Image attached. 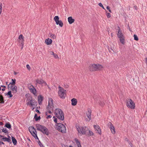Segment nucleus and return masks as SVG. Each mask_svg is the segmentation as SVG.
Wrapping results in <instances>:
<instances>
[{
  "label": "nucleus",
  "mask_w": 147,
  "mask_h": 147,
  "mask_svg": "<svg viewBox=\"0 0 147 147\" xmlns=\"http://www.w3.org/2000/svg\"><path fill=\"white\" fill-rule=\"evenodd\" d=\"M36 127L37 130L40 131L44 134L46 135L49 137L50 133L48 129L46 127L39 124H36Z\"/></svg>",
  "instance_id": "1"
},
{
  "label": "nucleus",
  "mask_w": 147,
  "mask_h": 147,
  "mask_svg": "<svg viewBox=\"0 0 147 147\" xmlns=\"http://www.w3.org/2000/svg\"><path fill=\"white\" fill-rule=\"evenodd\" d=\"M103 68L102 65L98 64H90L89 68L90 71H93L100 70Z\"/></svg>",
  "instance_id": "2"
},
{
  "label": "nucleus",
  "mask_w": 147,
  "mask_h": 147,
  "mask_svg": "<svg viewBox=\"0 0 147 147\" xmlns=\"http://www.w3.org/2000/svg\"><path fill=\"white\" fill-rule=\"evenodd\" d=\"M55 114L59 120L63 121L64 119V114L62 110L59 109H57L55 110Z\"/></svg>",
  "instance_id": "3"
},
{
  "label": "nucleus",
  "mask_w": 147,
  "mask_h": 147,
  "mask_svg": "<svg viewBox=\"0 0 147 147\" xmlns=\"http://www.w3.org/2000/svg\"><path fill=\"white\" fill-rule=\"evenodd\" d=\"M59 90L58 91V94L60 97L63 99L65 98L66 95L65 92L66 90L60 86H59Z\"/></svg>",
  "instance_id": "4"
},
{
  "label": "nucleus",
  "mask_w": 147,
  "mask_h": 147,
  "mask_svg": "<svg viewBox=\"0 0 147 147\" xmlns=\"http://www.w3.org/2000/svg\"><path fill=\"white\" fill-rule=\"evenodd\" d=\"M88 128L86 126L78 128V133L80 134L85 135H86Z\"/></svg>",
  "instance_id": "5"
},
{
  "label": "nucleus",
  "mask_w": 147,
  "mask_h": 147,
  "mask_svg": "<svg viewBox=\"0 0 147 147\" xmlns=\"http://www.w3.org/2000/svg\"><path fill=\"white\" fill-rule=\"evenodd\" d=\"M127 106L129 108L134 109L135 108V104L134 102L131 99H129L127 103Z\"/></svg>",
  "instance_id": "6"
},
{
  "label": "nucleus",
  "mask_w": 147,
  "mask_h": 147,
  "mask_svg": "<svg viewBox=\"0 0 147 147\" xmlns=\"http://www.w3.org/2000/svg\"><path fill=\"white\" fill-rule=\"evenodd\" d=\"M29 129L30 133L34 138H38L36 131L34 127H29Z\"/></svg>",
  "instance_id": "7"
},
{
  "label": "nucleus",
  "mask_w": 147,
  "mask_h": 147,
  "mask_svg": "<svg viewBox=\"0 0 147 147\" xmlns=\"http://www.w3.org/2000/svg\"><path fill=\"white\" fill-rule=\"evenodd\" d=\"M59 17L58 16H56L54 18V21L56 22V24L57 25H59L61 27H63V23L62 21L59 20Z\"/></svg>",
  "instance_id": "8"
},
{
  "label": "nucleus",
  "mask_w": 147,
  "mask_h": 147,
  "mask_svg": "<svg viewBox=\"0 0 147 147\" xmlns=\"http://www.w3.org/2000/svg\"><path fill=\"white\" fill-rule=\"evenodd\" d=\"M91 113L92 111L91 109L90 108H88V111L86 112V114L87 117L88 118V119L86 118V120L87 121H89L91 119Z\"/></svg>",
  "instance_id": "9"
},
{
  "label": "nucleus",
  "mask_w": 147,
  "mask_h": 147,
  "mask_svg": "<svg viewBox=\"0 0 147 147\" xmlns=\"http://www.w3.org/2000/svg\"><path fill=\"white\" fill-rule=\"evenodd\" d=\"M93 127L96 132L98 133V134H100L101 133V130L99 126L98 125H94Z\"/></svg>",
  "instance_id": "10"
},
{
  "label": "nucleus",
  "mask_w": 147,
  "mask_h": 147,
  "mask_svg": "<svg viewBox=\"0 0 147 147\" xmlns=\"http://www.w3.org/2000/svg\"><path fill=\"white\" fill-rule=\"evenodd\" d=\"M36 83L42 85L44 84L45 86L47 85L46 82L43 80L42 79L41 80H39L38 79H37L36 80Z\"/></svg>",
  "instance_id": "11"
},
{
  "label": "nucleus",
  "mask_w": 147,
  "mask_h": 147,
  "mask_svg": "<svg viewBox=\"0 0 147 147\" xmlns=\"http://www.w3.org/2000/svg\"><path fill=\"white\" fill-rule=\"evenodd\" d=\"M59 125H61V127L60 129V130L58 131L62 133H65L66 131V127L63 124H59Z\"/></svg>",
  "instance_id": "12"
},
{
  "label": "nucleus",
  "mask_w": 147,
  "mask_h": 147,
  "mask_svg": "<svg viewBox=\"0 0 147 147\" xmlns=\"http://www.w3.org/2000/svg\"><path fill=\"white\" fill-rule=\"evenodd\" d=\"M29 88L31 92L35 95L36 93V90L34 87L32 85L29 86Z\"/></svg>",
  "instance_id": "13"
},
{
  "label": "nucleus",
  "mask_w": 147,
  "mask_h": 147,
  "mask_svg": "<svg viewBox=\"0 0 147 147\" xmlns=\"http://www.w3.org/2000/svg\"><path fill=\"white\" fill-rule=\"evenodd\" d=\"M108 126H110V128L112 134H114L115 133V128L113 126V124L111 122H109L108 124Z\"/></svg>",
  "instance_id": "14"
},
{
  "label": "nucleus",
  "mask_w": 147,
  "mask_h": 147,
  "mask_svg": "<svg viewBox=\"0 0 147 147\" xmlns=\"http://www.w3.org/2000/svg\"><path fill=\"white\" fill-rule=\"evenodd\" d=\"M24 38L23 35H22V34H20L19 35L18 38L19 39H20V42L21 43V44L22 45V48L23 47V46L24 45Z\"/></svg>",
  "instance_id": "15"
},
{
  "label": "nucleus",
  "mask_w": 147,
  "mask_h": 147,
  "mask_svg": "<svg viewBox=\"0 0 147 147\" xmlns=\"http://www.w3.org/2000/svg\"><path fill=\"white\" fill-rule=\"evenodd\" d=\"M49 102H51V104H50L49 107H50L51 110H52L53 109L54 107L53 105V100L51 98H49Z\"/></svg>",
  "instance_id": "16"
},
{
  "label": "nucleus",
  "mask_w": 147,
  "mask_h": 147,
  "mask_svg": "<svg viewBox=\"0 0 147 147\" xmlns=\"http://www.w3.org/2000/svg\"><path fill=\"white\" fill-rule=\"evenodd\" d=\"M68 21L69 23V24H72L74 22L75 20L74 19H73L72 17H69L68 18Z\"/></svg>",
  "instance_id": "17"
},
{
  "label": "nucleus",
  "mask_w": 147,
  "mask_h": 147,
  "mask_svg": "<svg viewBox=\"0 0 147 147\" xmlns=\"http://www.w3.org/2000/svg\"><path fill=\"white\" fill-rule=\"evenodd\" d=\"M71 105L73 106H75L76 105L77 103V101L76 99L73 98L71 100Z\"/></svg>",
  "instance_id": "18"
},
{
  "label": "nucleus",
  "mask_w": 147,
  "mask_h": 147,
  "mask_svg": "<svg viewBox=\"0 0 147 147\" xmlns=\"http://www.w3.org/2000/svg\"><path fill=\"white\" fill-rule=\"evenodd\" d=\"M52 42V40L49 38L46 39L45 40V42L46 43L47 45H49L51 44Z\"/></svg>",
  "instance_id": "19"
},
{
  "label": "nucleus",
  "mask_w": 147,
  "mask_h": 147,
  "mask_svg": "<svg viewBox=\"0 0 147 147\" xmlns=\"http://www.w3.org/2000/svg\"><path fill=\"white\" fill-rule=\"evenodd\" d=\"M94 135V134L93 133L92 131L88 129L86 135L89 136H93Z\"/></svg>",
  "instance_id": "20"
},
{
  "label": "nucleus",
  "mask_w": 147,
  "mask_h": 147,
  "mask_svg": "<svg viewBox=\"0 0 147 147\" xmlns=\"http://www.w3.org/2000/svg\"><path fill=\"white\" fill-rule=\"evenodd\" d=\"M13 86L11 90L13 91V93H16L17 92V87L16 86L14 85Z\"/></svg>",
  "instance_id": "21"
},
{
  "label": "nucleus",
  "mask_w": 147,
  "mask_h": 147,
  "mask_svg": "<svg viewBox=\"0 0 147 147\" xmlns=\"http://www.w3.org/2000/svg\"><path fill=\"white\" fill-rule=\"evenodd\" d=\"M34 118L35 119V121H37L38 120H40V119L41 118L40 116L38 117L37 114L36 113H35Z\"/></svg>",
  "instance_id": "22"
},
{
  "label": "nucleus",
  "mask_w": 147,
  "mask_h": 147,
  "mask_svg": "<svg viewBox=\"0 0 147 147\" xmlns=\"http://www.w3.org/2000/svg\"><path fill=\"white\" fill-rule=\"evenodd\" d=\"M62 124V123H56L55 125V127L57 128V130H60V129L61 127V125H59L60 126L58 127L59 124Z\"/></svg>",
  "instance_id": "23"
},
{
  "label": "nucleus",
  "mask_w": 147,
  "mask_h": 147,
  "mask_svg": "<svg viewBox=\"0 0 147 147\" xmlns=\"http://www.w3.org/2000/svg\"><path fill=\"white\" fill-rule=\"evenodd\" d=\"M4 98L3 96L1 94H0V103H4Z\"/></svg>",
  "instance_id": "24"
},
{
  "label": "nucleus",
  "mask_w": 147,
  "mask_h": 147,
  "mask_svg": "<svg viewBox=\"0 0 147 147\" xmlns=\"http://www.w3.org/2000/svg\"><path fill=\"white\" fill-rule=\"evenodd\" d=\"M38 101L42 102L43 99V97L41 95H40L38 96Z\"/></svg>",
  "instance_id": "25"
},
{
  "label": "nucleus",
  "mask_w": 147,
  "mask_h": 147,
  "mask_svg": "<svg viewBox=\"0 0 147 147\" xmlns=\"http://www.w3.org/2000/svg\"><path fill=\"white\" fill-rule=\"evenodd\" d=\"M5 127L9 129L11 128V125L9 122L5 123Z\"/></svg>",
  "instance_id": "26"
},
{
  "label": "nucleus",
  "mask_w": 147,
  "mask_h": 147,
  "mask_svg": "<svg viewBox=\"0 0 147 147\" xmlns=\"http://www.w3.org/2000/svg\"><path fill=\"white\" fill-rule=\"evenodd\" d=\"M1 140L3 141H7L10 142L11 141L10 138H2Z\"/></svg>",
  "instance_id": "27"
},
{
  "label": "nucleus",
  "mask_w": 147,
  "mask_h": 147,
  "mask_svg": "<svg viewBox=\"0 0 147 147\" xmlns=\"http://www.w3.org/2000/svg\"><path fill=\"white\" fill-rule=\"evenodd\" d=\"M75 141L76 144L77 145L78 147H81L80 143L78 140L76 139Z\"/></svg>",
  "instance_id": "28"
},
{
  "label": "nucleus",
  "mask_w": 147,
  "mask_h": 147,
  "mask_svg": "<svg viewBox=\"0 0 147 147\" xmlns=\"http://www.w3.org/2000/svg\"><path fill=\"white\" fill-rule=\"evenodd\" d=\"M11 91H9L7 92V96H9V98H11L13 96V95L11 94Z\"/></svg>",
  "instance_id": "29"
},
{
  "label": "nucleus",
  "mask_w": 147,
  "mask_h": 147,
  "mask_svg": "<svg viewBox=\"0 0 147 147\" xmlns=\"http://www.w3.org/2000/svg\"><path fill=\"white\" fill-rule=\"evenodd\" d=\"M51 55H53L54 57H55V58H58V55L54 53L53 52L51 51Z\"/></svg>",
  "instance_id": "30"
},
{
  "label": "nucleus",
  "mask_w": 147,
  "mask_h": 147,
  "mask_svg": "<svg viewBox=\"0 0 147 147\" xmlns=\"http://www.w3.org/2000/svg\"><path fill=\"white\" fill-rule=\"evenodd\" d=\"M50 37L52 38H53V39L55 38H56V36L54 34H52L51 33H50Z\"/></svg>",
  "instance_id": "31"
},
{
  "label": "nucleus",
  "mask_w": 147,
  "mask_h": 147,
  "mask_svg": "<svg viewBox=\"0 0 147 147\" xmlns=\"http://www.w3.org/2000/svg\"><path fill=\"white\" fill-rule=\"evenodd\" d=\"M33 102L32 103V106H34L35 105L36 106V105H37V101H36L35 99H33Z\"/></svg>",
  "instance_id": "32"
},
{
  "label": "nucleus",
  "mask_w": 147,
  "mask_h": 147,
  "mask_svg": "<svg viewBox=\"0 0 147 147\" xmlns=\"http://www.w3.org/2000/svg\"><path fill=\"white\" fill-rule=\"evenodd\" d=\"M120 42L122 44H123L124 45L125 44V39H124L123 38H120Z\"/></svg>",
  "instance_id": "33"
},
{
  "label": "nucleus",
  "mask_w": 147,
  "mask_h": 147,
  "mask_svg": "<svg viewBox=\"0 0 147 147\" xmlns=\"http://www.w3.org/2000/svg\"><path fill=\"white\" fill-rule=\"evenodd\" d=\"M12 142L13 144L14 145H16L17 144V141L15 139V138H12Z\"/></svg>",
  "instance_id": "34"
},
{
  "label": "nucleus",
  "mask_w": 147,
  "mask_h": 147,
  "mask_svg": "<svg viewBox=\"0 0 147 147\" xmlns=\"http://www.w3.org/2000/svg\"><path fill=\"white\" fill-rule=\"evenodd\" d=\"M2 131L4 132L5 133V134L8 133V131L7 130V129L6 128H3V129H2Z\"/></svg>",
  "instance_id": "35"
},
{
  "label": "nucleus",
  "mask_w": 147,
  "mask_h": 147,
  "mask_svg": "<svg viewBox=\"0 0 147 147\" xmlns=\"http://www.w3.org/2000/svg\"><path fill=\"white\" fill-rule=\"evenodd\" d=\"M134 40L138 41V38L137 36L135 34H134Z\"/></svg>",
  "instance_id": "36"
},
{
  "label": "nucleus",
  "mask_w": 147,
  "mask_h": 147,
  "mask_svg": "<svg viewBox=\"0 0 147 147\" xmlns=\"http://www.w3.org/2000/svg\"><path fill=\"white\" fill-rule=\"evenodd\" d=\"M117 36L118 37L120 38H123V35L122 33L120 34H117Z\"/></svg>",
  "instance_id": "37"
},
{
  "label": "nucleus",
  "mask_w": 147,
  "mask_h": 147,
  "mask_svg": "<svg viewBox=\"0 0 147 147\" xmlns=\"http://www.w3.org/2000/svg\"><path fill=\"white\" fill-rule=\"evenodd\" d=\"M50 104H51V102H48V106L47 107V109L48 110H51L50 107L49 106L50 105Z\"/></svg>",
  "instance_id": "38"
},
{
  "label": "nucleus",
  "mask_w": 147,
  "mask_h": 147,
  "mask_svg": "<svg viewBox=\"0 0 147 147\" xmlns=\"http://www.w3.org/2000/svg\"><path fill=\"white\" fill-rule=\"evenodd\" d=\"M106 15L108 18H110L111 16L110 14L109 13H107V11H106Z\"/></svg>",
  "instance_id": "39"
},
{
  "label": "nucleus",
  "mask_w": 147,
  "mask_h": 147,
  "mask_svg": "<svg viewBox=\"0 0 147 147\" xmlns=\"http://www.w3.org/2000/svg\"><path fill=\"white\" fill-rule=\"evenodd\" d=\"M99 103V105L101 106H104L105 105V103L103 102H101V101H100Z\"/></svg>",
  "instance_id": "40"
},
{
  "label": "nucleus",
  "mask_w": 147,
  "mask_h": 147,
  "mask_svg": "<svg viewBox=\"0 0 147 147\" xmlns=\"http://www.w3.org/2000/svg\"><path fill=\"white\" fill-rule=\"evenodd\" d=\"M32 97L30 96H29L27 97V100L28 101H30L32 99Z\"/></svg>",
  "instance_id": "41"
},
{
  "label": "nucleus",
  "mask_w": 147,
  "mask_h": 147,
  "mask_svg": "<svg viewBox=\"0 0 147 147\" xmlns=\"http://www.w3.org/2000/svg\"><path fill=\"white\" fill-rule=\"evenodd\" d=\"M98 5L101 7H102L103 9H105V8L104 7V6H103L102 4L101 3H98Z\"/></svg>",
  "instance_id": "42"
},
{
  "label": "nucleus",
  "mask_w": 147,
  "mask_h": 147,
  "mask_svg": "<svg viewBox=\"0 0 147 147\" xmlns=\"http://www.w3.org/2000/svg\"><path fill=\"white\" fill-rule=\"evenodd\" d=\"M38 143L39 145L40 146V147H44V146L40 142V141H39V140L38 141Z\"/></svg>",
  "instance_id": "43"
},
{
  "label": "nucleus",
  "mask_w": 147,
  "mask_h": 147,
  "mask_svg": "<svg viewBox=\"0 0 147 147\" xmlns=\"http://www.w3.org/2000/svg\"><path fill=\"white\" fill-rule=\"evenodd\" d=\"M106 8L107 9V10H108L110 12V13H111V9H110V7L109 6H107L106 7Z\"/></svg>",
  "instance_id": "44"
},
{
  "label": "nucleus",
  "mask_w": 147,
  "mask_h": 147,
  "mask_svg": "<svg viewBox=\"0 0 147 147\" xmlns=\"http://www.w3.org/2000/svg\"><path fill=\"white\" fill-rule=\"evenodd\" d=\"M11 81L12 82H13V83H14V84H16V80L15 79H11Z\"/></svg>",
  "instance_id": "45"
},
{
  "label": "nucleus",
  "mask_w": 147,
  "mask_h": 147,
  "mask_svg": "<svg viewBox=\"0 0 147 147\" xmlns=\"http://www.w3.org/2000/svg\"><path fill=\"white\" fill-rule=\"evenodd\" d=\"M13 86H12L11 85H10V84H9L8 85L7 87L8 89H9V88H10V89H11L12 88Z\"/></svg>",
  "instance_id": "46"
},
{
  "label": "nucleus",
  "mask_w": 147,
  "mask_h": 147,
  "mask_svg": "<svg viewBox=\"0 0 147 147\" xmlns=\"http://www.w3.org/2000/svg\"><path fill=\"white\" fill-rule=\"evenodd\" d=\"M118 28H119V29H118V33L117 34H120L122 33L121 32L120 30V28L119 27H118Z\"/></svg>",
  "instance_id": "47"
},
{
  "label": "nucleus",
  "mask_w": 147,
  "mask_h": 147,
  "mask_svg": "<svg viewBox=\"0 0 147 147\" xmlns=\"http://www.w3.org/2000/svg\"><path fill=\"white\" fill-rule=\"evenodd\" d=\"M51 110H49V111L48 112H46V115H48V113H50V114H51Z\"/></svg>",
  "instance_id": "48"
},
{
  "label": "nucleus",
  "mask_w": 147,
  "mask_h": 147,
  "mask_svg": "<svg viewBox=\"0 0 147 147\" xmlns=\"http://www.w3.org/2000/svg\"><path fill=\"white\" fill-rule=\"evenodd\" d=\"M26 67L29 70H30V65L28 64H27L26 65Z\"/></svg>",
  "instance_id": "49"
},
{
  "label": "nucleus",
  "mask_w": 147,
  "mask_h": 147,
  "mask_svg": "<svg viewBox=\"0 0 147 147\" xmlns=\"http://www.w3.org/2000/svg\"><path fill=\"white\" fill-rule=\"evenodd\" d=\"M33 99H32L30 100V101H29L30 103V105L32 106V103L33 102Z\"/></svg>",
  "instance_id": "50"
},
{
  "label": "nucleus",
  "mask_w": 147,
  "mask_h": 147,
  "mask_svg": "<svg viewBox=\"0 0 147 147\" xmlns=\"http://www.w3.org/2000/svg\"><path fill=\"white\" fill-rule=\"evenodd\" d=\"M54 121L55 123H57V119L56 118H55V119H54Z\"/></svg>",
  "instance_id": "51"
},
{
  "label": "nucleus",
  "mask_w": 147,
  "mask_h": 147,
  "mask_svg": "<svg viewBox=\"0 0 147 147\" xmlns=\"http://www.w3.org/2000/svg\"><path fill=\"white\" fill-rule=\"evenodd\" d=\"M47 119H49V118H50L52 117V116L51 115H47Z\"/></svg>",
  "instance_id": "52"
},
{
  "label": "nucleus",
  "mask_w": 147,
  "mask_h": 147,
  "mask_svg": "<svg viewBox=\"0 0 147 147\" xmlns=\"http://www.w3.org/2000/svg\"><path fill=\"white\" fill-rule=\"evenodd\" d=\"M35 111H36V112H37L38 114H40V112L37 109H36V110H35Z\"/></svg>",
  "instance_id": "53"
},
{
  "label": "nucleus",
  "mask_w": 147,
  "mask_h": 147,
  "mask_svg": "<svg viewBox=\"0 0 147 147\" xmlns=\"http://www.w3.org/2000/svg\"><path fill=\"white\" fill-rule=\"evenodd\" d=\"M64 87L65 88H67L69 87V86L67 84H66V85L65 84Z\"/></svg>",
  "instance_id": "54"
},
{
  "label": "nucleus",
  "mask_w": 147,
  "mask_h": 147,
  "mask_svg": "<svg viewBox=\"0 0 147 147\" xmlns=\"http://www.w3.org/2000/svg\"><path fill=\"white\" fill-rule=\"evenodd\" d=\"M9 84L12 86H14V85H15V84H14V83H13V82H10Z\"/></svg>",
  "instance_id": "55"
},
{
  "label": "nucleus",
  "mask_w": 147,
  "mask_h": 147,
  "mask_svg": "<svg viewBox=\"0 0 147 147\" xmlns=\"http://www.w3.org/2000/svg\"><path fill=\"white\" fill-rule=\"evenodd\" d=\"M62 147H68L67 145H64V144H62Z\"/></svg>",
  "instance_id": "56"
},
{
  "label": "nucleus",
  "mask_w": 147,
  "mask_h": 147,
  "mask_svg": "<svg viewBox=\"0 0 147 147\" xmlns=\"http://www.w3.org/2000/svg\"><path fill=\"white\" fill-rule=\"evenodd\" d=\"M2 3L0 2V9H2Z\"/></svg>",
  "instance_id": "57"
},
{
  "label": "nucleus",
  "mask_w": 147,
  "mask_h": 147,
  "mask_svg": "<svg viewBox=\"0 0 147 147\" xmlns=\"http://www.w3.org/2000/svg\"><path fill=\"white\" fill-rule=\"evenodd\" d=\"M0 137H1V138H7L6 137H5L4 136H3L1 135L0 134Z\"/></svg>",
  "instance_id": "58"
},
{
  "label": "nucleus",
  "mask_w": 147,
  "mask_h": 147,
  "mask_svg": "<svg viewBox=\"0 0 147 147\" xmlns=\"http://www.w3.org/2000/svg\"><path fill=\"white\" fill-rule=\"evenodd\" d=\"M42 102H41V101H38V104L39 105H41V104H42Z\"/></svg>",
  "instance_id": "59"
},
{
  "label": "nucleus",
  "mask_w": 147,
  "mask_h": 147,
  "mask_svg": "<svg viewBox=\"0 0 147 147\" xmlns=\"http://www.w3.org/2000/svg\"><path fill=\"white\" fill-rule=\"evenodd\" d=\"M1 87L3 88H5L6 87L4 85H1Z\"/></svg>",
  "instance_id": "60"
},
{
  "label": "nucleus",
  "mask_w": 147,
  "mask_h": 147,
  "mask_svg": "<svg viewBox=\"0 0 147 147\" xmlns=\"http://www.w3.org/2000/svg\"><path fill=\"white\" fill-rule=\"evenodd\" d=\"M5 88H3L1 89V90L2 91H4L5 90Z\"/></svg>",
  "instance_id": "61"
},
{
  "label": "nucleus",
  "mask_w": 147,
  "mask_h": 147,
  "mask_svg": "<svg viewBox=\"0 0 147 147\" xmlns=\"http://www.w3.org/2000/svg\"><path fill=\"white\" fill-rule=\"evenodd\" d=\"M0 125H3V123L1 122H0Z\"/></svg>",
  "instance_id": "62"
},
{
  "label": "nucleus",
  "mask_w": 147,
  "mask_h": 147,
  "mask_svg": "<svg viewBox=\"0 0 147 147\" xmlns=\"http://www.w3.org/2000/svg\"><path fill=\"white\" fill-rule=\"evenodd\" d=\"M134 8L135 9H137V6H136V5L134 6Z\"/></svg>",
  "instance_id": "63"
},
{
  "label": "nucleus",
  "mask_w": 147,
  "mask_h": 147,
  "mask_svg": "<svg viewBox=\"0 0 147 147\" xmlns=\"http://www.w3.org/2000/svg\"><path fill=\"white\" fill-rule=\"evenodd\" d=\"M30 102H28L27 103V104L28 105H30Z\"/></svg>",
  "instance_id": "64"
}]
</instances>
